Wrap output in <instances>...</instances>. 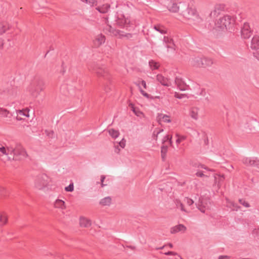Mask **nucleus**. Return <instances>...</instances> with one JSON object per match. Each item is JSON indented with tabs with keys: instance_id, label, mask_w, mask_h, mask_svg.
Instances as JSON below:
<instances>
[{
	"instance_id": "obj_1",
	"label": "nucleus",
	"mask_w": 259,
	"mask_h": 259,
	"mask_svg": "<svg viewBox=\"0 0 259 259\" xmlns=\"http://www.w3.org/2000/svg\"><path fill=\"white\" fill-rule=\"evenodd\" d=\"M180 8L181 13L183 17L188 20H192L194 24H199L202 22V18L199 17L196 10L190 8L187 4H182Z\"/></svg>"
},
{
	"instance_id": "obj_2",
	"label": "nucleus",
	"mask_w": 259,
	"mask_h": 259,
	"mask_svg": "<svg viewBox=\"0 0 259 259\" xmlns=\"http://www.w3.org/2000/svg\"><path fill=\"white\" fill-rule=\"evenodd\" d=\"M234 16L225 15L215 22L214 28L218 30H223L229 28V26L234 21Z\"/></svg>"
},
{
	"instance_id": "obj_3",
	"label": "nucleus",
	"mask_w": 259,
	"mask_h": 259,
	"mask_svg": "<svg viewBox=\"0 0 259 259\" xmlns=\"http://www.w3.org/2000/svg\"><path fill=\"white\" fill-rule=\"evenodd\" d=\"M44 82L43 80L36 77L32 81L30 86V92L34 97H37L40 92L44 89Z\"/></svg>"
},
{
	"instance_id": "obj_4",
	"label": "nucleus",
	"mask_w": 259,
	"mask_h": 259,
	"mask_svg": "<svg viewBox=\"0 0 259 259\" xmlns=\"http://www.w3.org/2000/svg\"><path fill=\"white\" fill-rule=\"evenodd\" d=\"M51 182V179L45 174H41L37 176L35 182V187L39 189L42 190L46 187Z\"/></svg>"
},
{
	"instance_id": "obj_5",
	"label": "nucleus",
	"mask_w": 259,
	"mask_h": 259,
	"mask_svg": "<svg viewBox=\"0 0 259 259\" xmlns=\"http://www.w3.org/2000/svg\"><path fill=\"white\" fill-rule=\"evenodd\" d=\"M225 6L223 4L216 5L214 10L210 12H207L205 14L206 20L209 21L210 19H213L224 11Z\"/></svg>"
},
{
	"instance_id": "obj_6",
	"label": "nucleus",
	"mask_w": 259,
	"mask_h": 259,
	"mask_svg": "<svg viewBox=\"0 0 259 259\" xmlns=\"http://www.w3.org/2000/svg\"><path fill=\"white\" fill-rule=\"evenodd\" d=\"M116 24L120 27L124 28L127 30H131L134 28V25L131 23L128 18H125L124 16L122 15L121 17H118L116 20Z\"/></svg>"
},
{
	"instance_id": "obj_7",
	"label": "nucleus",
	"mask_w": 259,
	"mask_h": 259,
	"mask_svg": "<svg viewBox=\"0 0 259 259\" xmlns=\"http://www.w3.org/2000/svg\"><path fill=\"white\" fill-rule=\"evenodd\" d=\"M10 151V149L6 150L4 146L0 147V157H1V160L3 161V162L11 161V160L14 159V156L15 154L14 149L11 150V152H13V153H9Z\"/></svg>"
},
{
	"instance_id": "obj_8",
	"label": "nucleus",
	"mask_w": 259,
	"mask_h": 259,
	"mask_svg": "<svg viewBox=\"0 0 259 259\" xmlns=\"http://www.w3.org/2000/svg\"><path fill=\"white\" fill-rule=\"evenodd\" d=\"M89 70H91V69H92L99 77H103L105 79L108 78V73L107 70L105 69L104 66L99 67L96 65L93 67V68L92 67L89 66Z\"/></svg>"
},
{
	"instance_id": "obj_9",
	"label": "nucleus",
	"mask_w": 259,
	"mask_h": 259,
	"mask_svg": "<svg viewBox=\"0 0 259 259\" xmlns=\"http://www.w3.org/2000/svg\"><path fill=\"white\" fill-rule=\"evenodd\" d=\"M252 30L248 22H244L241 27V33L242 37L244 39L250 37L252 34Z\"/></svg>"
},
{
	"instance_id": "obj_10",
	"label": "nucleus",
	"mask_w": 259,
	"mask_h": 259,
	"mask_svg": "<svg viewBox=\"0 0 259 259\" xmlns=\"http://www.w3.org/2000/svg\"><path fill=\"white\" fill-rule=\"evenodd\" d=\"M250 48L252 50H256V52L253 53V55L259 60V36L255 35L253 37L251 42Z\"/></svg>"
},
{
	"instance_id": "obj_11",
	"label": "nucleus",
	"mask_w": 259,
	"mask_h": 259,
	"mask_svg": "<svg viewBox=\"0 0 259 259\" xmlns=\"http://www.w3.org/2000/svg\"><path fill=\"white\" fill-rule=\"evenodd\" d=\"M182 4L184 3H179V4L174 1H171L167 5V9L171 12L176 13L179 11L181 12L180 6Z\"/></svg>"
},
{
	"instance_id": "obj_12",
	"label": "nucleus",
	"mask_w": 259,
	"mask_h": 259,
	"mask_svg": "<svg viewBox=\"0 0 259 259\" xmlns=\"http://www.w3.org/2000/svg\"><path fill=\"white\" fill-rule=\"evenodd\" d=\"M175 83L177 84L179 89L181 91H186L189 88L185 81L180 77H176L175 78Z\"/></svg>"
},
{
	"instance_id": "obj_13",
	"label": "nucleus",
	"mask_w": 259,
	"mask_h": 259,
	"mask_svg": "<svg viewBox=\"0 0 259 259\" xmlns=\"http://www.w3.org/2000/svg\"><path fill=\"white\" fill-rule=\"evenodd\" d=\"M202 58L200 57H194L190 60L191 65L197 67H202Z\"/></svg>"
},
{
	"instance_id": "obj_14",
	"label": "nucleus",
	"mask_w": 259,
	"mask_h": 259,
	"mask_svg": "<svg viewBox=\"0 0 259 259\" xmlns=\"http://www.w3.org/2000/svg\"><path fill=\"white\" fill-rule=\"evenodd\" d=\"M108 28L109 31L111 32V33L114 35H119L120 36H125L127 38H130L132 37V34L131 33H126L124 34L122 31L119 30H116L112 28L111 26H109Z\"/></svg>"
},
{
	"instance_id": "obj_15",
	"label": "nucleus",
	"mask_w": 259,
	"mask_h": 259,
	"mask_svg": "<svg viewBox=\"0 0 259 259\" xmlns=\"http://www.w3.org/2000/svg\"><path fill=\"white\" fill-rule=\"evenodd\" d=\"M186 229L187 228L184 225L179 224L171 227L170 232L171 234H176L178 232L184 233Z\"/></svg>"
},
{
	"instance_id": "obj_16",
	"label": "nucleus",
	"mask_w": 259,
	"mask_h": 259,
	"mask_svg": "<svg viewBox=\"0 0 259 259\" xmlns=\"http://www.w3.org/2000/svg\"><path fill=\"white\" fill-rule=\"evenodd\" d=\"M29 116V110L27 108L17 110V120L24 119L22 116L28 117Z\"/></svg>"
},
{
	"instance_id": "obj_17",
	"label": "nucleus",
	"mask_w": 259,
	"mask_h": 259,
	"mask_svg": "<svg viewBox=\"0 0 259 259\" xmlns=\"http://www.w3.org/2000/svg\"><path fill=\"white\" fill-rule=\"evenodd\" d=\"M156 79L162 85L165 87H169L170 85V81L169 80L168 78L164 77L161 74H158L156 76Z\"/></svg>"
},
{
	"instance_id": "obj_18",
	"label": "nucleus",
	"mask_w": 259,
	"mask_h": 259,
	"mask_svg": "<svg viewBox=\"0 0 259 259\" xmlns=\"http://www.w3.org/2000/svg\"><path fill=\"white\" fill-rule=\"evenodd\" d=\"M110 8V5L108 4H105L101 6H98L96 8V10L102 14H105L108 12Z\"/></svg>"
},
{
	"instance_id": "obj_19",
	"label": "nucleus",
	"mask_w": 259,
	"mask_h": 259,
	"mask_svg": "<svg viewBox=\"0 0 259 259\" xmlns=\"http://www.w3.org/2000/svg\"><path fill=\"white\" fill-rule=\"evenodd\" d=\"M26 155L24 150L17 145V161L23 160L22 157H25Z\"/></svg>"
},
{
	"instance_id": "obj_20",
	"label": "nucleus",
	"mask_w": 259,
	"mask_h": 259,
	"mask_svg": "<svg viewBox=\"0 0 259 259\" xmlns=\"http://www.w3.org/2000/svg\"><path fill=\"white\" fill-rule=\"evenodd\" d=\"M79 224L81 227L88 228L91 226V221L85 218L81 217L80 218Z\"/></svg>"
},
{
	"instance_id": "obj_21",
	"label": "nucleus",
	"mask_w": 259,
	"mask_h": 259,
	"mask_svg": "<svg viewBox=\"0 0 259 259\" xmlns=\"http://www.w3.org/2000/svg\"><path fill=\"white\" fill-rule=\"evenodd\" d=\"M54 205L55 208H60L61 209H64L66 208L65 202L63 200L59 199L56 200Z\"/></svg>"
},
{
	"instance_id": "obj_22",
	"label": "nucleus",
	"mask_w": 259,
	"mask_h": 259,
	"mask_svg": "<svg viewBox=\"0 0 259 259\" xmlns=\"http://www.w3.org/2000/svg\"><path fill=\"white\" fill-rule=\"evenodd\" d=\"M112 201V198L110 196L106 197L100 201L99 204L102 206H109Z\"/></svg>"
},
{
	"instance_id": "obj_23",
	"label": "nucleus",
	"mask_w": 259,
	"mask_h": 259,
	"mask_svg": "<svg viewBox=\"0 0 259 259\" xmlns=\"http://www.w3.org/2000/svg\"><path fill=\"white\" fill-rule=\"evenodd\" d=\"M197 207L200 211L203 213L205 212L206 205L204 204L203 199L200 198L198 203H196Z\"/></svg>"
},
{
	"instance_id": "obj_24",
	"label": "nucleus",
	"mask_w": 259,
	"mask_h": 259,
	"mask_svg": "<svg viewBox=\"0 0 259 259\" xmlns=\"http://www.w3.org/2000/svg\"><path fill=\"white\" fill-rule=\"evenodd\" d=\"M174 202L176 207L178 209H180V210L182 211H184L186 213H188L189 212L185 209L183 204L181 202V201L179 199H175L174 200Z\"/></svg>"
},
{
	"instance_id": "obj_25",
	"label": "nucleus",
	"mask_w": 259,
	"mask_h": 259,
	"mask_svg": "<svg viewBox=\"0 0 259 259\" xmlns=\"http://www.w3.org/2000/svg\"><path fill=\"white\" fill-rule=\"evenodd\" d=\"M154 29L161 34H165L167 32V29L164 26L160 24L154 25Z\"/></svg>"
},
{
	"instance_id": "obj_26",
	"label": "nucleus",
	"mask_w": 259,
	"mask_h": 259,
	"mask_svg": "<svg viewBox=\"0 0 259 259\" xmlns=\"http://www.w3.org/2000/svg\"><path fill=\"white\" fill-rule=\"evenodd\" d=\"M10 28L9 25L6 22L0 23V35L6 32Z\"/></svg>"
},
{
	"instance_id": "obj_27",
	"label": "nucleus",
	"mask_w": 259,
	"mask_h": 259,
	"mask_svg": "<svg viewBox=\"0 0 259 259\" xmlns=\"http://www.w3.org/2000/svg\"><path fill=\"white\" fill-rule=\"evenodd\" d=\"M157 118L158 121L159 122L163 121L167 123L170 122V120L169 118V116L165 114H159Z\"/></svg>"
},
{
	"instance_id": "obj_28",
	"label": "nucleus",
	"mask_w": 259,
	"mask_h": 259,
	"mask_svg": "<svg viewBox=\"0 0 259 259\" xmlns=\"http://www.w3.org/2000/svg\"><path fill=\"white\" fill-rule=\"evenodd\" d=\"M202 61L203 64H202V67H209L213 64L212 60L207 57H202Z\"/></svg>"
},
{
	"instance_id": "obj_29",
	"label": "nucleus",
	"mask_w": 259,
	"mask_h": 259,
	"mask_svg": "<svg viewBox=\"0 0 259 259\" xmlns=\"http://www.w3.org/2000/svg\"><path fill=\"white\" fill-rule=\"evenodd\" d=\"M198 108L197 107L192 108L190 111V114L191 117L195 120H197L198 118Z\"/></svg>"
},
{
	"instance_id": "obj_30",
	"label": "nucleus",
	"mask_w": 259,
	"mask_h": 259,
	"mask_svg": "<svg viewBox=\"0 0 259 259\" xmlns=\"http://www.w3.org/2000/svg\"><path fill=\"white\" fill-rule=\"evenodd\" d=\"M149 66L152 70L157 69L159 67V65L158 63L153 60H151L149 61Z\"/></svg>"
},
{
	"instance_id": "obj_31",
	"label": "nucleus",
	"mask_w": 259,
	"mask_h": 259,
	"mask_svg": "<svg viewBox=\"0 0 259 259\" xmlns=\"http://www.w3.org/2000/svg\"><path fill=\"white\" fill-rule=\"evenodd\" d=\"M105 38L103 35H99L96 38V41L97 42L98 45H101L105 42Z\"/></svg>"
},
{
	"instance_id": "obj_32",
	"label": "nucleus",
	"mask_w": 259,
	"mask_h": 259,
	"mask_svg": "<svg viewBox=\"0 0 259 259\" xmlns=\"http://www.w3.org/2000/svg\"><path fill=\"white\" fill-rule=\"evenodd\" d=\"M109 135L114 139L117 138L119 136L118 131L115 130L114 129H110L109 130Z\"/></svg>"
},
{
	"instance_id": "obj_33",
	"label": "nucleus",
	"mask_w": 259,
	"mask_h": 259,
	"mask_svg": "<svg viewBox=\"0 0 259 259\" xmlns=\"http://www.w3.org/2000/svg\"><path fill=\"white\" fill-rule=\"evenodd\" d=\"M0 115L10 117L11 116V114L7 110L0 108Z\"/></svg>"
},
{
	"instance_id": "obj_34",
	"label": "nucleus",
	"mask_w": 259,
	"mask_h": 259,
	"mask_svg": "<svg viewBox=\"0 0 259 259\" xmlns=\"http://www.w3.org/2000/svg\"><path fill=\"white\" fill-rule=\"evenodd\" d=\"M172 137L170 135H167L165 136L162 139V143L164 144L165 142H168L169 144L171 145L172 141H171Z\"/></svg>"
},
{
	"instance_id": "obj_35",
	"label": "nucleus",
	"mask_w": 259,
	"mask_h": 259,
	"mask_svg": "<svg viewBox=\"0 0 259 259\" xmlns=\"http://www.w3.org/2000/svg\"><path fill=\"white\" fill-rule=\"evenodd\" d=\"M7 219L4 215L0 214V226L5 225L7 222Z\"/></svg>"
},
{
	"instance_id": "obj_36",
	"label": "nucleus",
	"mask_w": 259,
	"mask_h": 259,
	"mask_svg": "<svg viewBox=\"0 0 259 259\" xmlns=\"http://www.w3.org/2000/svg\"><path fill=\"white\" fill-rule=\"evenodd\" d=\"M229 207H232V209L235 211H237L240 208V206H238L236 203L233 202H230Z\"/></svg>"
},
{
	"instance_id": "obj_37",
	"label": "nucleus",
	"mask_w": 259,
	"mask_h": 259,
	"mask_svg": "<svg viewBox=\"0 0 259 259\" xmlns=\"http://www.w3.org/2000/svg\"><path fill=\"white\" fill-rule=\"evenodd\" d=\"M65 190L67 192H72L74 190L73 183H70L69 186L65 188Z\"/></svg>"
},
{
	"instance_id": "obj_38",
	"label": "nucleus",
	"mask_w": 259,
	"mask_h": 259,
	"mask_svg": "<svg viewBox=\"0 0 259 259\" xmlns=\"http://www.w3.org/2000/svg\"><path fill=\"white\" fill-rule=\"evenodd\" d=\"M163 131V129L159 130V131L156 132V131H154L153 133V139L155 140H157L158 135L160 133Z\"/></svg>"
},
{
	"instance_id": "obj_39",
	"label": "nucleus",
	"mask_w": 259,
	"mask_h": 259,
	"mask_svg": "<svg viewBox=\"0 0 259 259\" xmlns=\"http://www.w3.org/2000/svg\"><path fill=\"white\" fill-rule=\"evenodd\" d=\"M239 202L240 204L244 206L245 207H249L250 206L249 204L242 199H240Z\"/></svg>"
},
{
	"instance_id": "obj_40",
	"label": "nucleus",
	"mask_w": 259,
	"mask_h": 259,
	"mask_svg": "<svg viewBox=\"0 0 259 259\" xmlns=\"http://www.w3.org/2000/svg\"><path fill=\"white\" fill-rule=\"evenodd\" d=\"M167 146H163L161 147V155L162 158L164 157V155L165 154L167 151Z\"/></svg>"
},
{
	"instance_id": "obj_41",
	"label": "nucleus",
	"mask_w": 259,
	"mask_h": 259,
	"mask_svg": "<svg viewBox=\"0 0 259 259\" xmlns=\"http://www.w3.org/2000/svg\"><path fill=\"white\" fill-rule=\"evenodd\" d=\"M46 134L49 138H53L54 133L52 131H46Z\"/></svg>"
},
{
	"instance_id": "obj_42",
	"label": "nucleus",
	"mask_w": 259,
	"mask_h": 259,
	"mask_svg": "<svg viewBox=\"0 0 259 259\" xmlns=\"http://www.w3.org/2000/svg\"><path fill=\"white\" fill-rule=\"evenodd\" d=\"M185 200L186 201L187 204L189 206H191L194 203V201L190 198H186Z\"/></svg>"
},
{
	"instance_id": "obj_43",
	"label": "nucleus",
	"mask_w": 259,
	"mask_h": 259,
	"mask_svg": "<svg viewBox=\"0 0 259 259\" xmlns=\"http://www.w3.org/2000/svg\"><path fill=\"white\" fill-rule=\"evenodd\" d=\"M97 1L96 0H88L87 4L90 5L91 6H97Z\"/></svg>"
},
{
	"instance_id": "obj_44",
	"label": "nucleus",
	"mask_w": 259,
	"mask_h": 259,
	"mask_svg": "<svg viewBox=\"0 0 259 259\" xmlns=\"http://www.w3.org/2000/svg\"><path fill=\"white\" fill-rule=\"evenodd\" d=\"M186 95L185 94H180L179 93H175V97L177 98L181 99H183Z\"/></svg>"
},
{
	"instance_id": "obj_45",
	"label": "nucleus",
	"mask_w": 259,
	"mask_h": 259,
	"mask_svg": "<svg viewBox=\"0 0 259 259\" xmlns=\"http://www.w3.org/2000/svg\"><path fill=\"white\" fill-rule=\"evenodd\" d=\"M242 160H243V162H249L256 161V159H251L250 158H247V157L244 158Z\"/></svg>"
},
{
	"instance_id": "obj_46",
	"label": "nucleus",
	"mask_w": 259,
	"mask_h": 259,
	"mask_svg": "<svg viewBox=\"0 0 259 259\" xmlns=\"http://www.w3.org/2000/svg\"><path fill=\"white\" fill-rule=\"evenodd\" d=\"M138 83H140V86L141 85L143 87V88L145 89H147V85H146V82L144 80H142L141 81H140L139 82H138Z\"/></svg>"
},
{
	"instance_id": "obj_47",
	"label": "nucleus",
	"mask_w": 259,
	"mask_h": 259,
	"mask_svg": "<svg viewBox=\"0 0 259 259\" xmlns=\"http://www.w3.org/2000/svg\"><path fill=\"white\" fill-rule=\"evenodd\" d=\"M119 145L121 148H124L125 145V141L124 139H122V140L119 143Z\"/></svg>"
},
{
	"instance_id": "obj_48",
	"label": "nucleus",
	"mask_w": 259,
	"mask_h": 259,
	"mask_svg": "<svg viewBox=\"0 0 259 259\" xmlns=\"http://www.w3.org/2000/svg\"><path fill=\"white\" fill-rule=\"evenodd\" d=\"M164 254H165L166 255H177V253L176 252H173V251H168V252H165Z\"/></svg>"
},
{
	"instance_id": "obj_49",
	"label": "nucleus",
	"mask_w": 259,
	"mask_h": 259,
	"mask_svg": "<svg viewBox=\"0 0 259 259\" xmlns=\"http://www.w3.org/2000/svg\"><path fill=\"white\" fill-rule=\"evenodd\" d=\"M133 111L135 113L137 116H140L142 113L140 111H137L135 108H133Z\"/></svg>"
},
{
	"instance_id": "obj_50",
	"label": "nucleus",
	"mask_w": 259,
	"mask_h": 259,
	"mask_svg": "<svg viewBox=\"0 0 259 259\" xmlns=\"http://www.w3.org/2000/svg\"><path fill=\"white\" fill-rule=\"evenodd\" d=\"M7 45V43H4L3 40L2 39H0V48L1 49L3 48L4 47V46H6Z\"/></svg>"
},
{
	"instance_id": "obj_51",
	"label": "nucleus",
	"mask_w": 259,
	"mask_h": 259,
	"mask_svg": "<svg viewBox=\"0 0 259 259\" xmlns=\"http://www.w3.org/2000/svg\"><path fill=\"white\" fill-rule=\"evenodd\" d=\"M252 233L255 234L257 236H259V228L257 229H254L252 231Z\"/></svg>"
},
{
	"instance_id": "obj_52",
	"label": "nucleus",
	"mask_w": 259,
	"mask_h": 259,
	"mask_svg": "<svg viewBox=\"0 0 259 259\" xmlns=\"http://www.w3.org/2000/svg\"><path fill=\"white\" fill-rule=\"evenodd\" d=\"M209 150L210 151L213 152L214 153H217L218 152V150L216 149L213 145L211 146Z\"/></svg>"
},
{
	"instance_id": "obj_53",
	"label": "nucleus",
	"mask_w": 259,
	"mask_h": 259,
	"mask_svg": "<svg viewBox=\"0 0 259 259\" xmlns=\"http://www.w3.org/2000/svg\"><path fill=\"white\" fill-rule=\"evenodd\" d=\"M184 139V137H181V138H178L176 140V143L177 144H179L180 143V142H181V141L182 140Z\"/></svg>"
},
{
	"instance_id": "obj_54",
	"label": "nucleus",
	"mask_w": 259,
	"mask_h": 259,
	"mask_svg": "<svg viewBox=\"0 0 259 259\" xmlns=\"http://www.w3.org/2000/svg\"><path fill=\"white\" fill-rule=\"evenodd\" d=\"M196 176L200 177H202L203 176H204V175L202 171H198L196 174Z\"/></svg>"
},
{
	"instance_id": "obj_55",
	"label": "nucleus",
	"mask_w": 259,
	"mask_h": 259,
	"mask_svg": "<svg viewBox=\"0 0 259 259\" xmlns=\"http://www.w3.org/2000/svg\"><path fill=\"white\" fill-rule=\"evenodd\" d=\"M105 179V177L104 176H102L101 178V186L102 187H104L105 185L103 184V181Z\"/></svg>"
},
{
	"instance_id": "obj_56",
	"label": "nucleus",
	"mask_w": 259,
	"mask_h": 259,
	"mask_svg": "<svg viewBox=\"0 0 259 259\" xmlns=\"http://www.w3.org/2000/svg\"><path fill=\"white\" fill-rule=\"evenodd\" d=\"M136 84L139 87V90H140V93L142 94V95H143V94H144L145 93V92L144 91H143L140 87V83H136Z\"/></svg>"
},
{
	"instance_id": "obj_57",
	"label": "nucleus",
	"mask_w": 259,
	"mask_h": 259,
	"mask_svg": "<svg viewBox=\"0 0 259 259\" xmlns=\"http://www.w3.org/2000/svg\"><path fill=\"white\" fill-rule=\"evenodd\" d=\"M229 257L227 255H221L218 259H228Z\"/></svg>"
},
{
	"instance_id": "obj_58",
	"label": "nucleus",
	"mask_w": 259,
	"mask_h": 259,
	"mask_svg": "<svg viewBox=\"0 0 259 259\" xmlns=\"http://www.w3.org/2000/svg\"><path fill=\"white\" fill-rule=\"evenodd\" d=\"M204 145L205 146H208V139L207 138H205L204 139Z\"/></svg>"
},
{
	"instance_id": "obj_59",
	"label": "nucleus",
	"mask_w": 259,
	"mask_h": 259,
	"mask_svg": "<svg viewBox=\"0 0 259 259\" xmlns=\"http://www.w3.org/2000/svg\"><path fill=\"white\" fill-rule=\"evenodd\" d=\"M144 97H145L146 98L149 99L150 98V95H149L148 94H147V93H145L144 94H143V95Z\"/></svg>"
},
{
	"instance_id": "obj_60",
	"label": "nucleus",
	"mask_w": 259,
	"mask_h": 259,
	"mask_svg": "<svg viewBox=\"0 0 259 259\" xmlns=\"http://www.w3.org/2000/svg\"><path fill=\"white\" fill-rule=\"evenodd\" d=\"M163 40H164V41H165V43H166L167 41H168L169 39H168V38L166 37L165 36H164V38H163Z\"/></svg>"
},
{
	"instance_id": "obj_61",
	"label": "nucleus",
	"mask_w": 259,
	"mask_h": 259,
	"mask_svg": "<svg viewBox=\"0 0 259 259\" xmlns=\"http://www.w3.org/2000/svg\"><path fill=\"white\" fill-rule=\"evenodd\" d=\"M165 245H163V246H161V247H160L156 248L155 249H156V250L162 249H163V248H164V247H165Z\"/></svg>"
},
{
	"instance_id": "obj_62",
	"label": "nucleus",
	"mask_w": 259,
	"mask_h": 259,
	"mask_svg": "<svg viewBox=\"0 0 259 259\" xmlns=\"http://www.w3.org/2000/svg\"><path fill=\"white\" fill-rule=\"evenodd\" d=\"M127 247L129 248H131L133 250L135 249L136 248V247L134 246H126Z\"/></svg>"
},
{
	"instance_id": "obj_63",
	"label": "nucleus",
	"mask_w": 259,
	"mask_h": 259,
	"mask_svg": "<svg viewBox=\"0 0 259 259\" xmlns=\"http://www.w3.org/2000/svg\"><path fill=\"white\" fill-rule=\"evenodd\" d=\"M168 245L170 248H172L173 247V245L170 243H168Z\"/></svg>"
},
{
	"instance_id": "obj_64",
	"label": "nucleus",
	"mask_w": 259,
	"mask_h": 259,
	"mask_svg": "<svg viewBox=\"0 0 259 259\" xmlns=\"http://www.w3.org/2000/svg\"><path fill=\"white\" fill-rule=\"evenodd\" d=\"M4 188H0V195L2 194L3 193V192H4Z\"/></svg>"
}]
</instances>
